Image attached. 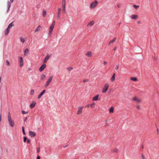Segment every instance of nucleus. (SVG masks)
Listing matches in <instances>:
<instances>
[{
    "label": "nucleus",
    "mask_w": 159,
    "mask_h": 159,
    "mask_svg": "<svg viewBox=\"0 0 159 159\" xmlns=\"http://www.w3.org/2000/svg\"><path fill=\"white\" fill-rule=\"evenodd\" d=\"M116 38H114V39L113 40H111L110 41L109 43V45H110L111 44L113 43L114 42H115L116 40Z\"/></svg>",
    "instance_id": "obj_18"
},
{
    "label": "nucleus",
    "mask_w": 159,
    "mask_h": 159,
    "mask_svg": "<svg viewBox=\"0 0 159 159\" xmlns=\"http://www.w3.org/2000/svg\"><path fill=\"white\" fill-rule=\"evenodd\" d=\"M115 74L114 73L113 75L112 76V77L111 79V80L112 82H113L115 80Z\"/></svg>",
    "instance_id": "obj_27"
},
{
    "label": "nucleus",
    "mask_w": 159,
    "mask_h": 159,
    "mask_svg": "<svg viewBox=\"0 0 159 159\" xmlns=\"http://www.w3.org/2000/svg\"><path fill=\"white\" fill-rule=\"evenodd\" d=\"M37 159H40V157L39 156H38L37 157Z\"/></svg>",
    "instance_id": "obj_51"
},
{
    "label": "nucleus",
    "mask_w": 159,
    "mask_h": 159,
    "mask_svg": "<svg viewBox=\"0 0 159 159\" xmlns=\"http://www.w3.org/2000/svg\"><path fill=\"white\" fill-rule=\"evenodd\" d=\"M1 78L0 77V83H1Z\"/></svg>",
    "instance_id": "obj_57"
},
{
    "label": "nucleus",
    "mask_w": 159,
    "mask_h": 159,
    "mask_svg": "<svg viewBox=\"0 0 159 159\" xmlns=\"http://www.w3.org/2000/svg\"><path fill=\"white\" fill-rule=\"evenodd\" d=\"M36 103L34 101H33L32 103L30 105V107L31 108H33L35 106Z\"/></svg>",
    "instance_id": "obj_14"
},
{
    "label": "nucleus",
    "mask_w": 159,
    "mask_h": 159,
    "mask_svg": "<svg viewBox=\"0 0 159 159\" xmlns=\"http://www.w3.org/2000/svg\"><path fill=\"white\" fill-rule=\"evenodd\" d=\"M61 12H57V19L58 20H59L60 18Z\"/></svg>",
    "instance_id": "obj_28"
},
{
    "label": "nucleus",
    "mask_w": 159,
    "mask_h": 159,
    "mask_svg": "<svg viewBox=\"0 0 159 159\" xmlns=\"http://www.w3.org/2000/svg\"><path fill=\"white\" fill-rule=\"evenodd\" d=\"M86 55L88 57H91L92 56V53L91 52H87L86 53Z\"/></svg>",
    "instance_id": "obj_17"
},
{
    "label": "nucleus",
    "mask_w": 159,
    "mask_h": 159,
    "mask_svg": "<svg viewBox=\"0 0 159 159\" xmlns=\"http://www.w3.org/2000/svg\"><path fill=\"white\" fill-rule=\"evenodd\" d=\"M50 57V56L49 55H47L46 57L43 60V62L45 63L47 62V61L48 60L49 58Z\"/></svg>",
    "instance_id": "obj_12"
},
{
    "label": "nucleus",
    "mask_w": 159,
    "mask_h": 159,
    "mask_svg": "<svg viewBox=\"0 0 159 159\" xmlns=\"http://www.w3.org/2000/svg\"><path fill=\"white\" fill-rule=\"evenodd\" d=\"M94 105H95L94 103H93V104H91L90 107L92 108H94Z\"/></svg>",
    "instance_id": "obj_39"
},
{
    "label": "nucleus",
    "mask_w": 159,
    "mask_h": 159,
    "mask_svg": "<svg viewBox=\"0 0 159 159\" xmlns=\"http://www.w3.org/2000/svg\"><path fill=\"white\" fill-rule=\"evenodd\" d=\"M52 30H53V29L49 28V32H48V34L49 35H51V34L52 32Z\"/></svg>",
    "instance_id": "obj_32"
},
{
    "label": "nucleus",
    "mask_w": 159,
    "mask_h": 159,
    "mask_svg": "<svg viewBox=\"0 0 159 159\" xmlns=\"http://www.w3.org/2000/svg\"><path fill=\"white\" fill-rule=\"evenodd\" d=\"M53 78V76H50L48 80L46 82L45 85H44V86L45 87H47L48 85H49V84L50 83V82L52 81V79Z\"/></svg>",
    "instance_id": "obj_3"
},
{
    "label": "nucleus",
    "mask_w": 159,
    "mask_h": 159,
    "mask_svg": "<svg viewBox=\"0 0 159 159\" xmlns=\"http://www.w3.org/2000/svg\"><path fill=\"white\" fill-rule=\"evenodd\" d=\"M29 49L28 48H26L24 51L25 55H26L27 54H28L29 52Z\"/></svg>",
    "instance_id": "obj_30"
},
{
    "label": "nucleus",
    "mask_w": 159,
    "mask_h": 159,
    "mask_svg": "<svg viewBox=\"0 0 159 159\" xmlns=\"http://www.w3.org/2000/svg\"><path fill=\"white\" fill-rule=\"evenodd\" d=\"M40 151V148H38L37 149V152H39Z\"/></svg>",
    "instance_id": "obj_50"
},
{
    "label": "nucleus",
    "mask_w": 159,
    "mask_h": 159,
    "mask_svg": "<svg viewBox=\"0 0 159 159\" xmlns=\"http://www.w3.org/2000/svg\"><path fill=\"white\" fill-rule=\"evenodd\" d=\"M29 135L31 137H34L35 136L36 134L34 132L30 131Z\"/></svg>",
    "instance_id": "obj_7"
},
{
    "label": "nucleus",
    "mask_w": 159,
    "mask_h": 159,
    "mask_svg": "<svg viewBox=\"0 0 159 159\" xmlns=\"http://www.w3.org/2000/svg\"><path fill=\"white\" fill-rule=\"evenodd\" d=\"M67 69L69 70V71H70L73 69V68L72 67H70L69 68H67Z\"/></svg>",
    "instance_id": "obj_42"
},
{
    "label": "nucleus",
    "mask_w": 159,
    "mask_h": 159,
    "mask_svg": "<svg viewBox=\"0 0 159 159\" xmlns=\"http://www.w3.org/2000/svg\"><path fill=\"white\" fill-rule=\"evenodd\" d=\"M62 10L63 13H65L66 11V5L62 4Z\"/></svg>",
    "instance_id": "obj_15"
},
{
    "label": "nucleus",
    "mask_w": 159,
    "mask_h": 159,
    "mask_svg": "<svg viewBox=\"0 0 159 159\" xmlns=\"http://www.w3.org/2000/svg\"><path fill=\"white\" fill-rule=\"evenodd\" d=\"M89 104H87V105L86 106V107H89Z\"/></svg>",
    "instance_id": "obj_54"
},
{
    "label": "nucleus",
    "mask_w": 159,
    "mask_h": 159,
    "mask_svg": "<svg viewBox=\"0 0 159 159\" xmlns=\"http://www.w3.org/2000/svg\"><path fill=\"white\" fill-rule=\"evenodd\" d=\"M22 131H23V134L24 135H25V131H24V128L23 127H22Z\"/></svg>",
    "instance_id": "obj_44"
},
{
    "label": "nucleus",
    "mask_w": 159,
    "mask_h": 159,
    "mask_svg": "<svg viewBox=\"0 0 159 159\" xmlns=\"http://www.w3.org/2000/svg\"><path fill=\"white\" fill-rule=\"evenodd\" d=\"M21 112L23 114H26L28 113V112H26L23 110H22Z\"/></svg>",
    "instance_id": "obj_37"
},
{
    "label": "nucleus",
    "mask_w": 159,
    "mask_h": 159,
    "mask_svg": "<svg viewBox=\"0 0 159 159\" xmlns=\"http://www.w3.org/2000/svg\"><path fill=\"white\" fill-rule=\"evenodd\" d=\"M98 4V2L97 1H94L92 2L89 6V8L90 9H93L95 8Z\"/></svg>",
    "instance_id": "obj_1"
},
{
    "label": "nucleus",
    "mask_w": 159,
    "mask_h": 159,
    "mask_svg": "<svg viewBox=\"0 0 159 159\" xmlns=\"http://www.w3.org/2000/svg\"><path fill=\"white\" fill-rule=\"evenodd\" d=\"M133 7L136 9H137L139 7V6H137L135 5H134Z\"/></svg>",
    "instance_id": "obj_35"
},
{
    "label": "nucleus",
    "mask_w": 159,
    "mask_h": 159,
    "mask_svg": "<svg viewBox=\"0 0 159 159\" xmlns=\"http://www.w3.org/2000/svg\"><path fill=\"white\" fill-rule=\"evenodd\" d=\"M1 114H0V121H1Z\"/></svg>",
    "instance_id": "obj_55"
},
{
    "label": "nucleus",
    "mask_w": 159,
    "mask_h": 159,
    "mask_svg": "<svg viewBox=\"0 0 159 159\" xmlns=\"http://www.w3.org/2000/svg\"><path fill=\"white\" fill-rule=\"evenodd\" d=\"M46 78V76L45 75L42 74L41 75L40 77V80H42L45 79Z\"/></svg>",
    "instance_id": "obj_21"
},
{
    "label": "nucleus",
    "mask_w": 159,
    "mask_h": 159,
    "mask_svg": "<svg viewBox=\"0 0 159 159\" xmlns=\"http://www.w3.org/2000/svg\"><path fill=\"white\" fill-rule=\"evenodd\" d=\"M113 151L116 153H118V150L117 148H115L113 150Z\"/></svg>",
    "instance_id": "obj_34"
},
{
    "label": "nucleus",
    "mask_w": 159,
    "mask_h": 159,
    "mask_svg": "<svg viewBox=\"0 0 159 159\" xmlns=\"http://www.w3.org/2000/svg\"><path fill=\"white\" fill-rule=\"evenodd\" d=\"M94 22L93 20H91L87 25L88 26H92L94 24Z\"/></svg>",
    "instance_id": "obj_16"
},
{
    "label": "nucleus",
    "mask_w": 159,
    "mask_h": 159,
    "mask_svg": "<svg viewBox=\"0 0 159 159\" xmlns=\"http://www.w3.org/2000/svg\"><path fill=\"white\" fill-rule=\"evenodd\" d=\"M109 87V84L108 83L105 84L103 88L102 89V92L103 93H105L107 91L108 88Z\"/></svg>",
    "instance_id": "obj_2"
},
{
    "label": "nucleus",
    "mask_w": 159,
    "mask_h": 159,
    "mask_svg": "<svg viewBox=\"0 0 159 159\" xmlns=\"http://www.w3.org/2000/svg\"><path fill=\"white\" fill-rule=\"evenodd\" d=\"M20 41L21 42H22V43H24L25 41V38L22 37H21L20 38Z\"/></svg>",
    "instance_id": "obj_22"
},
{
    "label": "nucleus",
    "mask_w": 159,
    "mask_h": 159,
    "mask_svg": "<svg viewBox=\"0 0 159 159\" xmlns=\"http://www.w3.org/2000/svg\"><path fill=\"white\" fill-rule=\"evenodd\" d=\"M83 107H79L78 108V111L77 112V115H80L82 114Z\"/></svg>",
    "instance_id": "obj_4"
},
{
    "label": "nucleus",
    "mask_w": 159,
    "mask_h": 159,
    "mask_svg": "<svg viewBox=\"0 0 159 159\" xmlns=\"http://www.w3.org/2000/svg\"><path fill=\"white\" fill-rule=\"evenodd\" d=\"M47 14V12L45 10H43V17H45Z\"/></svg>",
    "instance_id": "obj_24"
},
{
    "label": "nucleus",
    "mask_w": 159,
    "mask_h": 159,
    "mask_svg": "<svg viewBox=\"0 0 159 159\" xmlns=\"http://www.w3.org/2000/svg\"><path fill=\"white\" fill-rule=\"evenodd\" d=\"M130 80L134 81H136L138 80L137 78L136 77H131L130 78Z\"/></svg>",
    "instance_id": "obj_31"
},
{
    "label": "nucleus",
    "mask_w": 159,
    "mask_h": 159,
    "mask_svg": "<svg viewBox=\"0 0 159 159\" xmlns=\"http://www.w3.org/2000/svg\"><path fill=\"white\" fill-rule=\"evenodd\" d=\"M137 22L138 24H140L141 23V21H139Z\"/></svg>",
    "instance_id": "obj_56"
},
{
    "label": "nucleus",
    "mask_w": 159,
    "mask_h": 159,
    "mask_svg": "<svg viewBox=\"0 0 159 159\" xmlns=\"http://www.w3.org/2000/svg\"><path fill=\"white\" fill-rule=\"evenodd\" d=\"M42 28V27L40 25H39L37 28L35 30V32H39L40 30Z\"/></svg>",
    "instance_id": "obj_20"
},
{
    "label": "nucleus",
    "mask_w": 159,
    "mask_h": 159,
    "mask_svg": "<svg viewBox=\"0 0 159 159\" xmlns=\"http://www.w3.org/2000/svg\"><path fill=\"white\" fill-rule=\"evenodd\" d=\"M27 140L26 142H27V143H30V140H29V139H27Z\"/></svg>",
    "instance_id": "obj_45"
},
{
    "label": "nucleus",
    "mask_w": 159,
    "mask_h": 159,
    "mask_svg": "<svg viewBox=\"0 0 159 159\" xmlns=\"http://www.w3.org/2000/svg\"><path fill=\"white\" fill-rule=\"evenodd\" d=\"M34 93V89H32L30 91V94L33 95Z\"/></svg>",
    "instance_id": "obj_36"
},
{
    "label": "nucleus",
    "mask_w": 159,
    "mask_h": 159,
    "mask_svg": "<svg viewBox=\"0 0 159 159\" xmlns=\"http://www.w3.org/2000/svg\"><path fill=\"white\" fill-rule=\"evenodd\" d=\"M11 119V114H10V113L9 112H8V120H10Z\"/></svg>",
    "instance_id": "obj_33"
},
{
    "label": "nucleus",
    "mask_w": 159,
    "mask_h": 159,
    "mask_svg": "<svg viewBox=\"0 0 159 159\" xmlns=\"http://www.w3.org/2000/svg\"><path fill=\"white\" fill-rule=\"evenodd\" d=\"M137 108L138 109H139L140 108V107L139 106H137Z\"/></svg>",
    "instance_id": "obj_53"
},
{
    "label": "nucleus",
    "mask_w": 159,
    "mask_h": 159,
    "mask_svg": "<svg viewBox=\"0 0 159 159\" xmlns=\"http://www.w3.org/2000/svg\"><path fill=\"white\" fill-rule=\"evenodd\" d=\"M20 60L19 61L20 63V66H23L24 63H23V60L22 58L21 57H19Z\"/></svg>",
    "instance_id": "obj_11"
},
{
    "label": "nucleus",
    "mask_w": 159,
    "mask_h": 159,
    "mask_svg": "<svg viewBox=\"0 0 159 159\" xmlns=\"http://www.w3.org/2000/svg\"><path fill=\"white\" fill-rule=\"evenodd\" d=\"M103 64L104 65H105L107 64V62L106 61H104L103 62Z\"/></svg>",
    "instance_id": "obj_49"
},
{
    "label": "nucleus",
    "mask_w": 159,
    "mask_h": 159,
    "mask_svg": "<svg viewBox=\"0 0 159 159\" xmlns=\"http://www.w3.org/2000/svg\"><path fill=\"white\" fill-rule=\"evenodd\" d=\"M142 158L143 159H145V156H144V155L143 154H142Z\"/></svg>",
    "instance_id": "obj_46"
},
{
    "label": "nucleus",
    "mask_w": 159,
    "mask_h": 159,
    "mask_svg": "<svg viewBox=\"0 0 159 159\" xmlns=\"http://www.w3.org/2000/svg\"><path fill=\"white\" fill-rule=\"evenodd\" d=\"M58 12H61V9L60 8H58Z\"/></svg>",
    "instance_id": "obj_48"
},
{
    "label": "nucleus",
    "mask_w": 159,
    "mask_h": 159,
    "mask_svg": "<svg viewBox=\"0 0 159 159\" xmlns=\"http://www.w3.org/2000/svg\"><path fill=\"white\" fill-rule=\"evenodd\" d=\"M46 67V65L44 64L42 65L40 67L39 70L40 72L42 71Z\"/></svg>",
    "instance_id": "obj_6"
},
{
    "label": "nucleus",
    "mask_w": 159,
    "mask_h": 159,
    "mask_svg": "<svg viewBox=\"0 0 159 159\" xmlns=\"http://www.w3.org/2000/svg\"><path fill=\"white\" fill-rule=\"evenodd\" d=\"M88 81V80H86V79H85V80H83V82H84V83H85V82H87Z\"/></svg>",
    "instance_id": "obj_47"
},
{
    "label": "nucleus",
    "mask_w": 159,
    "mask_h": 159,
    "mask_svg": "<svg viewBox=\"0 0 159 159\" xmlns=\"http://www.w3.org/2000/svg\"><path fill=\"white\" fill-rule=\"evenodd\" d=\"M26 120V118L25 119V121Z\"/></svg>",
    "instance_id": "obj_58"
},
{
    "label": "nucleus",
    "mask_w": 159,
    "mask_h": 159,
    "mask_svg": "<svg viewBox=\"0 0 159 159\" xmlns=\"http://www.w3.org/2000/svg\"><path fill=\"white\" fill-rule=\"evenodd\" d=\"M8 121L10 126L12 127H14L15 123L13 120H12V119H10L8 120Z\"/></svg>",
    "instance_id": "obj_5"
},
{
    "label": "nucleus",
    "mask_w": 159,
    "mask_h": 159,
    "mask_svg": "<svg viewBox=\"0 0 159 159\" xmlns=\"http://www.w3.org/2000/svg\"><path fill=\"white\" fill-rule=\"evenodd\" d=\"M66 4V0H62V4Z\"/></svg>",
    "instance_id": "obj_38"
},
{
    "label": "nucleus",
    "mask_w": 159,
    "mask_h": 159,
    "mask_svg": "<svg viewBox=\"0 0 159 159\" xmlns=\"http://www.w3.org/2000/svg\"><path fill=\"white\" fill-rule=\"evenodd\" d=\"M55 21H53L52 25L50 26L49 28L53 30L55 25Z\"/></svg>",
    "instance_id": "obj_19"
},
{
    "label": "nucleus",
    "mask_w": 159,
    "mask_h": 159,
    "mask_svg": "<svg viewBox=\"0 0 159 159\" xmlns=\"http://www.w3.org/2000/svg\"><path fill=\"white\" fill-rule=\"evenodd\" d=\"M119 65H116V67H115V69L116 70H118L119 69Z\"/></svg>",
    "instance_id": "obj_43"
},
{
    "label": "nucleus",
    "mask_w": 159,
    "mask_h": 159,
    "mask_svg": "<svg viewBox=\"0 0 159 159\" xmlns=\"http://www.w3.org/2000/svg\"><path fill=\"white\" fill-rule=\"evenodd\" d=\"M130 17L132 19L136 20L138 18V17L137 15H133L131 16Z\"/></svg>",
    "instance_id": "obj_13"
},
{
    "label": "nucleus",
    "mask_w": 159,
    "mask_h": 159,
    "mask_svg": "<svg viewBox=\"0 0 159 159\" xmlns=\"http://www.w3.org/2000/svg\"><path fill=\"white\" fill-rule=\"evenodd\" d=\"M98 97H99L98 95H97L96 96H95L94 97H93V98L92 100L93 101H96L97 100H98Z\"/></svg>",
    "instance_id": "obj_23"
},
{
    "label": "nucleus",
    "mask_w": 159,
    "mask_h": 159,
    "mask_svg": "<svg viewBox=\"0 0 159 159\" xmlns=\"http://www.w3.org/2000/svg\"><path fill=\"white\" fill-rule=\"evenodd\" d=\"M27 139V138L25 137H24V142H26V140Z\"/></svg>",
    "instance_id": "obj_41"
},
{
    "label": "nucleus",
    "mask_w": 159,
    "mask_h": 159,
    "mask_svg": "<svg viewBox=\"0 0 159 159\" xmlns=\"http://www.w3.org/2000/svg\"><path fill=\"white\" fill-rule=\"evenodd\" d=\"M9 32V29L8 28H7L5 31V35H7L8 34Z\"/></svg>",
    "instance_id": "obj_26"
},
{
    "label": "nucleus",
    "mask_w": 159,
    "mask_h": 159,
    "mask_svg": "<svg viewBox=\"0 0 159 159\" xmlns=\"http://www.w3.org/2000/svg\"><path fill=\"white\" fill-rule=\"evenodd\" d=\"M116 48H117V47H115V48H114V49H113V50H114V51H115V50H116Z\"/></svg>",
    "instance_id": "obj_52"
},
{
    "label": "nucleus",
    "mask_w": 159,
    "mask_h": 159,
    "mask_svg": "<svg viewBox=\"0 0 159 159\" xmlns=\"http://www.w3.org/2000/svg\"><path fill=\"white\" fill-rule=\"evenodd\" d=\"M109 112L111 113H113L114 111V108L113 107H111L109 110Z\"/></svg>",
    "instance_id": "obj_25"
},
{
    "label": "nucleus",
    "mask_w": 159,
    "mask_h": 159,
    "mask_svg": "<svg viewBox=\"0 0 159 159\" xmlns=\"http://www.w3.org/2000/svg\"><path fill=\"white\" fill-rule=\"evenodd\" d=\"M46 90L45 89L43 90V91L40 93V94L39 95L38 98V99H39L44 94V93L45 92Z\"/></svg>",
    "instance_id": "obj_8"
},
{
    "label": "nucleus",
    "mask_w": 159,
    "mask_h": 159,
    "mask_svg": "<svg viewBox=\"0 0 159 159\" xmlns=\"http://www.w3.org/2000/svg\"><path fill=\"white\" fill-rule=\"evenodd\" d=\"M6 62L7 63V65L8 66H10V63L7 60H6Z\"/></svg>",
    "instance_id": "obj_40"
},
{
    "label": "nucleus",
    "mask_w": 159,
    "mask_h": 159,
    "mask_svg": "<svg viewBox=\"0 0 159 159\" xmlns=\"http://www.w3.org/2000/svg\"><path fill=\"white\" fill-rule=\"evenodd\" d=\"M13 22L11 23L8 26V28L9 29H10L13 26Z\"/></svg>",
    "instance_id": "obj_29"
},
{
    "label": "nucleus",
    "mask_w": 159,
    "mask_h": 159,
    "mask_svg": "<svg viewBox=\"0 0 159 159\" xmlns=\"http://www.w3.org/2000/svg\"><path fill=\"white\" fill-rule=\"evenodd\" d=\"M10 2H7L8 8L7 10V12H8V11L9 10L11 6V3H12L13 2L14 0H10Z\"/></svg>",
    "instance_id": "obj_10"
},
{
    "label": "nucleus",
    "mask_w": 159,
    "mask_h": 159,
    "mask_svg": "<svg viewBox=\"0 0 159 159\" xmlns=\"http://www.w3.org/2000/svg\"><path fill=\"white\" fill-rule=\"evenodd\" d=\"M133 101H136L138 103H140L141 102V101L140 99L136 97L133 98Z\"/></svg>",
    "instance_id": "obj_9"
}]
</instances>
